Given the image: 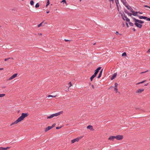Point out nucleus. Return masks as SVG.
<instances>
[{
    "instance_id": "obj_1",
    "label": "nucleus",
    "mask_w": 150,
    "mask_h": 150,
    "mask_svg": "<svg viewBox=\"0 0 150 150\" xmlns=\"http://www.w3.org/2000/svg\"><path fill=\"white\" fill-rule=\"evenodd\" d=\"M134 21L135 22L134 25L137 27L141 28L142 26V25L141 24L144 23V22L141 20L134 18Z\"/></svg>"
},
{
    "instance_id": "obj_2",
    "label": "nucleus",
    "mask_w": 150,
    "mask_h": 150,
    "mask_svg": "<svg viewBox=\"0 0 150 150\" xmlns=\"http://www.w3.org/2000/svg\"><path fill=\"white\" fill-rule=\"evenodd\" d=\"M28 113H22L21 116L19 117L18 119V120L19 122L23 120V119L26 117H28Z\"/></svg>"
},
{
    "instance_id": "obj_3",
    "label": "nucleus",
    "mask_w": 150,
    "mask_h": 150,
    "mask_svg": "<svg viewBox=\"0 0 150 150\" xmlns=\"http://www.w3.org/2000/svg\"><path fill=\"white\" fill-rule=\"evenodd\" d=\"M82 138V137H79L76 139H75L71 141V143L72 144L74 143L75 142H78L80 139H81Z\"/></svg>"
},
{
    "instance_id": "obj_4",
    "label": "nucleus",
    "mask_w": 150,
    "mask_h": 150,
    "mask_svg": "<svg viewBox=\"0 0 150 150\" xmlns=\"http://www.w3.org/2000/svg\"><path fill=\"white\" fill-rule=\"evenodd\" d=\"M144 91V89L143 88H139L136 91V93L137 94L140 93Z\"/></svg>"
},
{
    "instance_id": "obj_5",
    "label": "nucleus",
    "mask_w": 150,
    "mask_h": 150,
    "mask_svg": "<svg viewBox=\"0 0 150 150\" xmlns=\"http://www.w3.org/2000/svg\"><path fill=\"white\" fill-rule=\"evenodd\" d=\"M17 75H18V74L17 73L15 74H14L11 76V77H10L9 78L8 80H11L13 79L14 78L16 77L17 76Z\"/></svg>"
},
{
    "instance_id": "obj_6",
    "label": "nucleus",
    "mask_w": 150,
    "mask_h": 150,
    "mask_svg": "<svg viewBox=\"0 0 150 150\" xmlns=\"http://www.w3.org/2000/svg\"><path fill=\"white\" fill-rule=\"evenodd\" d=\"M115 137V139L118 140L122 139L123 138V136L122 135H118Z\"/></svg>"
},
{
    "instance_id": "obj_7",
    "label": "nucleus",
    "mask_w": 150,
    "mask_h": 150,
    "mask_svg": "<svg viewBox=\"0 0 150 150\" xmlns=\"http://www.w3.org/2000/svg\"><path fill=\"white\" fill-rule=\"evenodd\" d=\"M63 111H60L58 113L53 114V115L54 117L57 116L61 114H62L63 113Z\"/></svg>"
},
{
    "instance_id": "obj_8",
    "label": "nucleus",
    "mask_w": 150,
    "mask_h": 150,
    "mask_svg": "<svg viewBox=\"0 0 150 150\" xmlns=\"http://www.w3.org/2000/svg\"><path fill=\"white\" fill-rule=\"evenodd\" d=\"M101 68V67H98L95 71V72L94 74V75L96 76V75L98 73L99 70Z\"/></svg>"
},
{
    "instance_id": "obj_9",
    "label": "nucleus",
    "mask_w": 150,
    "mask_h": 150,
    "mask_svg": "<svg viewBox=\"0 0 150 150\" xmlns=\"http://www.w3.org/2000/svg\"><path fill=\"white\" fill-rule=\"evenodd\" d=\"M19 122L18 121V119H17V120H16V121H15V122L11 123L10 124V126H11L13 125L16 124Z\"/></svg>"
},
{
    "instance_id": "obj_10",
    "label": "nucleus",
    "mask_w": 150,
    "mask_h": 150,
    "mask_svg": "<svg viewBox=\"0 0 150 150\" xmlns=\"http://www.w3.org/2000/svg\"><path fill=\"white\" fill-rule=\"evenodd\" d=\"M115 87H114V90L115 91L116 93H117L118 92V89L117 88V86L118 85L117 83H115Z\"/></svg>"
},
{
    "instance_id": "obj_11",
    "label": "nucleus",
    "mask_w": 150,
    "mask_h": 150,
    "mask_svg": "<svg viewBox=\"0 0 150 150\" xmlns=\"http://www.w3.org/2000/svg\"><path fill=\"white\" fill-rule=\"evenodd\" d=\"M123 18L124 20H125L128 22L130 21V20L126 16H124L123 17Z\"/></svg>"
},
{
    "instance_id": "obj_12",
    "label": "nucleus",
    "mask_w": 150,
    "mask_h": 150,
    "mask_svg": "<svg viewBox=\"0 0 150 150\" xmlns=\"http://www.w3.org/2000/svg\"><path fill=\"white\" fill-rule=\"evenodd\" d=\"M131 11L132 13V15L134 16H137V13H138L137 12H135L132 9V10H131Z\"/></svg>"
},
{
    "instance_id": "obj_13",
    "label": "nucleus",
    "mask_w": 150,
    "mask_h": 150,
    "mask_svg": "<svg viewBox=\"0 0 150 150\" xmlns=\"http://www.w3.org/2000/svg\"><path fill=\"white\" fill-rule=\"evenodd\" d=\"M52 128V127H51V126H48L45 129V132H47L50 129H51Z\"/></svg>"
},
{
    "instance_id": "obj_14",
    "label": "nucleus",
    "mask_w": 150,
    "mask_h": 150,
    "mask_svg": "<svg viewBox=\"0 0 150 150\" xmlns=\"http://www.w3.org/2000/svg\"><path fill=\"white\" fill-rule=\"evenodd\" d=\"M115 139V136H111L108 138V140L113 141Z\"/></svg>"
},
{
    "instance_id": "obj_15",
    "label": "nucleus",
    "mask_w": 150,
    "mask_h": 150,
    "mask_svg": "<svg viewBox=\"0 0 150 150\" xmlns=\"http://www.w3.org/2000/svg\"><path fill=\"white\" fill-rule=\"evenodd\" d=\"M117 76V73H115L113 74L112 77H111V80H113L114 79L116 76Z\"/></svg>"
},
{
    "instance_id": "obj_16",
    "label": "nucleus",
    "mask_w": 150,
    "mask_h": 150,
    "mask_svg": "<svg viewBox=\"0 0 150 150\" xmlns=\"http://www.w3.org/2000/svg\"><path fill=\"white\" fill-rule=\"evenodd\" d=\"M10 148L9 147H7L6 148H4L2 147H1L0 148V150H7L8 149Z\"/></svg>"
},
{
    "instance_id": "obj_17",
    "label": "nucleus",
    "mask_w": 150,
    "mask_h": 150,
    "mask_svg": "<svg viewBox=\"0 0 150 150\" xmlns=\"http://www.w3.org/2000/svg\"><path fill=\"white\" fill-rule=\"evenodd\" d=\"M103 71V69H102L100 72L98 76L97 77L98 79L100 78L101 76L102 73Z\"/></svg>"
},
{
    "instance_id": "obj_18",
    "label": "nucleus",
    "mask_w": 150,
    "mask_h": 150,
    "mask_svg": "<svg viewBox=\"0 0 150 150\" xmlns=\"http://www.w3.org/2000/svg\"><path fill=\"white\" fill-rule=\"evenodd\" d=\"M139 17L140 19H146V17L143 16H139Z\"/></svg>"
},
{
    "instance_id": "obj_19",
    "label": "nucleus",
    "mask_w": 150,
    "mask_h": 150,
    "mask_svg": "<svg viewBox=\"0 0 150 150\" xmlns=\"http://www.w3.org/2000/svg\"><path fill=\"white\" fill-rule=\"evenodd\" d=\"M87 128L88 129H93V127L91 125H88L87 127Z\"/></svg>"
},
{
    "instance_id": "obj_20",
    "label": "nucleus",
    "mask_w": 150,
    "mask_h": 150,
    "mask_svg": "<svg viewBox=\"0 0 150 150\" xmlns=\"http://www.w3.org/2000/svg\"><path fill=\"white\" fill-rule=\"evenodd\" d=\"M96 76L94 74L91 77L90 79L91 81L93 80V79Z\"/></svg>"
},
{
    "instance_id": "obj_21",
    "label": "nucleus",
    "mask_w": 150,
    "mask_h": 150,
    "mask_svg": "<svg viewBox=\"0 0 150 150\" xmlns=\"http://www.w3.org/2000/svg\"><path fill=\"white\" fill-rule=\"evenodd\" d=\"M54 117V116H53V114L51 115H50V116H48L47 117V119H50V118H51L52 117Z\"/></svg>"
},
{
    "instance_id": "obj_22",
    "label": "nucleus",
    "mask_w": 150,
    "mask_h": 150,
    "mask_svg": "<svg viewBox=\"0 0 150 150\" xmlns=\"http://www.w3.org/2000/svg\"><path fill=\"white\" fill-rule=\"evenodd\" d=\"M56 96H57V95H55V96H52V95H48V96H47V97L48 98H50V97H52V98H54V97H56Z\"/></svg>"
},
{
    "instance_id": "obj_23",
    "label": "nucleus",
    "mask_w": 150,
    "mask_h": 150,
    "mask_svg": "<svg viewBox=\"0 0 150 150\" xmlns=\"http://www.w3.org/2000/svg\"><path fill=\"white\" fill-rule=\"evenodd\" d=\"M110 1H112V3L113 2V0H109ZM115 2L117 4V3L118 2V0H115Z\"/></svg>"
},
{
    "instance_id": "obj_24",
    "label": "nucleus",
    "mask_w": 150,
    "mask_h": 150,
    "mask_svg": "<svg viewBox=\"0 0 150 150\" xmlns=\"http://www.w3.org/2000/svg\"><path fill=\"white\" fill-rule=\"evenodd\" d=\"M122 2L124 4H126V0H121Z\"/></svg>"
},
{
    "instance_id": "obj_25",
    "label": "nucleus",
    "mask_w": 150,
    "mask_h": 150,
    "mask_svg": "<svg viewBox=\"0 0 150 150\" xmlns=\"http://www.w3.org/2000/svg\"><path fill=\"white\" fill-rule=\"evenodd\" d=\"M146 81V80H144L141 82H139V83H137V84H141V83H144V82H145Z\"/></svg>"
},
{
    "instance_id": "obj_26",
    "label": "nucleus",
    "mask_w": 150,
    "mask_h": 150,
    "mask_svg": "<svg viewBox=\"0 0 150 150\" xmlns=\"http://www.w3.org/2000/svg\"><path fill=\"white\" fill-rule=\"evenodd\" d=\"M5 94H0V98H2L5 96Z\"/></svg>"
},
{
    "instance_id": "obj_27",
    "label": "nucleus",
    "mask_w": 150,
    "mask_h": 150,
    "mask_svg": "<svg viewBox=\"0 0 150 150\" xmlns=\"http://www.w3.org/2000/svg\"><path fill=\"white\" fill-rule=\"evenodd\" d=\"M50 4V1L49 0H47V4L46 5V6L47 7Z\"/></svg>"
},
{
    "instance_id": "obj_28",
    "label": "nucleus",
    "mask_w": 150,
    "mask_h": 150,
    "mask_svg": "<svg viewBox=\"0 0 150 150\" xmlns=\"http://www.w3.org/2000/svg\"><path fill=\"white\" fill-rule=\"evenodd\" d=\"M39 4L38 3L36 4L35 6V7L36 8L39 7Z\"/></svg>"
},
{
    "instance_id": "obj_29",
    "label": "nucleus",
    "mask_w": 150,
    "mask_h": 150,
    "mask_svg": "<svg viewBox=\"0 0 150 150\" xmlns=\"http://www.w3.org/2000/svg\"><path fill=\"white\" fill-rule=\"evenodd\" d=\"M13 59V58H8L5 59H4V60L6 61L8 60V59Z\"/></svg>"
},
{
    "instance_id": "obj_30",
    "label": "nucleus",
    "mask_w": 150,
    "mask_h": 150,
    "mask_svg": "<svg viewBox=\"0 0 150 150\" xmlns=\"http://www.w3.org/2000/svg\"><path fill=\"white\" fill-rule=\"evenodd\" d=\"M34 3V2L33 1V0H31L30 1V4H31V5H33Z\"/></svg>"
},
{
    "instance_id": "obj_31",
    "label": "nucleus",
    "mask_w": 150,
    "mask_h": 150,
    "mask_svg": "<svg viewBox=\"0 0 150 150\" xmlns=\"http://www.w3.org/2000/svg\"><path fill=\"white\" fill-rule=\"evenodd\" d=\"M127 55V54H126V52H124V53H123L122 54V56H126Z\"/></svg>"
},
{
    "instance_id": "obj_32",
    "label": "nucleus",
    "mask_w": 150,
    "mask_h": 150,
    "mask_svg": "<svg viewBox=\"0 0 150 150\" xmlns=\"http://www.w3.org/2000/svg\"><path fill=\"white\" fill-rule=\"evenodd\" d=\"M129 22L130 25L131 26H133V24L132 23Z\"/></svg>"
},
{
    "instance_id": "obj_33",
    "label": "nucleus",
    "mask_w": 150,
    "mask_h": 150,
    "mask_svg": "<svg viewBox=\"0 0 150 150\" xmlns=\"http://www.w3.org/2000/svg\"><path fill=\"white\" fill-rule=\"evenodd\" d=\"M147 21H150V18H148L146 17V19Z\"/></svg>"
},
{
    "instance_id": "obj_34",
    "label": "nucleus",
    "mask_w": 150,
    "mask_h": 150,
    "mask_svg": "<svg viewBox=\"0 0 150 150\" xmlns=\"http://www.w3.org/2000/svg\"><path fill=\"white\" fill-rule=\"evenodd\" d=\"M144 7H147V8H150V6H147L146 5H144Z\"/></svg>"
},
{
    "instance_id": "obj_35",
    "label": "nucleus",
    "mask_w": 150,
    "mask_h": 150,
    "mask_svg": "<svg viewBox=\"0 0 150 150\" xmlns=\"http://www.w3.org/2000/svg\"><path fill=\"white\" fill-rule=\"evenodd\" d=\"M42 23H40L38 25V27L39 28L42 25Z\"/></svg>"
},
{
    "instance_id": "obj_36",
    "label": "nucleus",
    "mask_w": 150,
    "mask_h": 150,
    "mask_svg": "<svg viewBox=\"0 0 150 150\" xmlns=\"http://www.w3.org/2000/svg\"><path fill=\"white\" fill-rule=\"evenodd\" d=\"M69 88L71 86H72V84H71V82H70L69 83Z\"/></svg>"
},
{
    "instance_id": "obj_37",
    "label": "nucleus",
    "mask_w": 150,
    "mask_h": 150,
    "mask_svg": "<svg viewBox=\"0 0 150 150\" xmlns=\"http://www.w3.org/2000/svg\"><path fill=\"white\" fill-rule=\"evenodd\" d=\"M61 128V127H56V129H60Z\"/></svg>"
},
{
    "instance_id": "obj_38",
    "label": "nucleus",
    "mask_w": 150,
    "mask_h": 150,
    "mask_svg": "<svg viewBox=\"0 0 150 150\" xmlns=\"http://www.w3.org/2000/svg\"><path fill=\"white\" fill-rule=\"evenodd\" d=\"M148 70H147L144 72H142L141 73V74H143V73H146L147 72H148Z\"/></svg>"
},
{
    "instance_id": "obj_39",
    "label": "nucleus",
    "mask_w": 150,
    "mask_h": 150,
    "mask_svg": "<svg viewBox=\"0 0 150 150\" xmlns=\"http://www.w3.org/2000/svg\"><path fill=\"white\" fill-rule=\"evenodd\" d=\"M64 2L65 3H66V1L65 0H63L61 2Z\"/></svg>"
},
{
    "instance_id": "obj_40",
    "label": "nucleus",
    "mask_w": 150,
    "mask_h": 150,
    "mask_svg": "<svg viewBox=\"0 0 150 150\" xmlns=\"http://www.w3.org/2000/svg\"><path fill=\"white\" fill-rule=\"evenodd\" d=\"M150 52V49H149L146 52L147 53H148Z\"/></svg>"
},
{
    "instance_id": "obj_41",
    "label": "nucleus",
    "mask_w": 150,
    "mask_h": 150,
    "mask_svg": "<svg viewBox=\"0 0 150 150\" xmlns=\"http://www.w3.org/2000/svg\"><path fill=\"white\" fill-rule=\"evenodd\" d=\"M55 124H53L52 126H51V127H52V128L54 127L55 126Z\"/></svg>"
},
{
    "instance_id": "obj_42",
    "label": "nucleus",
    "mask_w": 150,
    "mask_h": 150,
    "mask_svg": "<svg viewBox=\"0 0 150 150\" xmlns=\"http://www.w3.org/2000/svg\"><path fill=\"white\" fill-rule=\"evenodd\" d=\"M128 15L130 16H131L132 15V14L131 13H128Z\"/></svg>"
},
{
    "instance_id": "obj_43",
    "label": "nucleus",
    "mask_w": 150,
    "mask_h": 150,
    "mask_svg": "<svg viewBox=\"0 0 150 150\" xmlns=\"http://www.w3.org/2000/svg\"><path fill=\"white\" fill-rule=\"evenodd\" d=\"M116 34L117 35V34H119V33H118V32H116Z\"/></svg>"
},
{
    "instance_id": "obj_44",
    "label": "nucleus",
    "mask_w": 150,
    "mask_h": 150,
    "mask_svg": "<svg viewBox=\"0 0 150 150\" xmlns=\"http://www.w3.org/2000/svg\"><path fill=\"white\" fill-rule=\"evenodd\" d=\"M3 69H4V68H0V70H3Z\"/></svg>"
},
{
    "instance_id": "obj_45",
    "label": "nucleus",
    "mask_w": 150,
    "mask_h": 150,
    "mask_svg": "<svg viewBox=\"0 0 150 150\" xmlns=\"http://www.w3.org/2000/svg\"><path fill=\"white\" fill-rule=\"evenodd\" d=\"M92 88H93V89H94V86H93V85H92Z\"/></svg>"
},
{
    "instance_id": "obj_46",
    "label": "nucleus",
    "mask_w": 150,
    "mask_h": 150,
    "mask_svg": "<svg viewBox=\"0 0 150 150\" xmlns=\"http://www.w3.org/2000/svg\"><path fill=\"white\" fill-rule=\"evenodd\" d=\"M138 13H139V14H142V13L140 12H138Z\"/></svg>"
},
{
    "instance_id": "obj_47",
    "label": "nucleus",
    "mask_w": 150,
    "mask_h": 150,
    "mask_svg": "<svg viewBox=\"0 0 150 150\" xmlns=\"http://www.w3.org/2000/svg\"><path fill=\"white\" fill-rule=\"evenodd\" d=\"M65 41H66V42H67L68 41H69V40H66V39H65Z\"/></svg>"
},
{
    "instance_id": "obj_48",
    "label": "nucleus",
    "mask_w": 150,
    "mask_h": 150,
    "mask_svg": "<svg viewBox=\"0 0 150 150\" xmlns=\"http://www.w3.org/2000/svg\"><path fill=\"white\" fill-rule=\"evenodd\" d=\"M148 85V83H146V84H145V86H147Z\"/></svg>"
},
{
    "instance_id": "obj_49",
    "label": "nucleus",
    "mask_w": 150,
    "mask_h": 150,
    "mask_svg": "<svg viewBox=\"0 0 150 150\" xmlns=\"http://www.w3.org/2000/svg\"><path fill=\"white\" fill-rule=\"evenodd\" d=\"M47 13H49V11H47L46 12Z\"/></svg>"
},
{
    "instance_id": "obj_50",
    "label": "nucleus",
    "mask_w": 150,
    "mask_h": 150,
    "mask_svg": "<svg viewBox=\"0 0 150 150\" xmlns=\"http://www.w3.org/2000/svg\"><path fill=\"white\" fill-rule=\"evenodd\" d=\"M126 25H127V27H128L129 26H128V24L127 23H126Z\"/></svg>"
},
{
    "instance_id": "obj_51",
    "label": "nucleus",
    "mask_w": 150,
    "mask_h": 150,
    "mask_svg": "<svg viewBox=\"0 0 150 150\" xmlns=\"http://www.w3.org/2000/svg\"><path fill=\"white\" fill-rule=\"evenodd\" d=\"M133 30L134 31H135V29L134 28H133Z\"/></svg>"
},
{
    "instance_id": "obj_52",
    "label": "nucleus",
    "mask_w": 150,
    "mask_h": 150,
    "mask_svg": "<svg viewBox=\"0 0 150 150\" xmlns=\"http://www.w3.org/2000/svg\"><path fill=\"white\" fill-rule=\"evenodd\" d=\"M95 44H96V43H94L93 44V45H95Z\"/></svg>"
},
{
    "instance_id": "obj_53",
    "label": "nucleus",
    "mask_w": 150,
    "mask_h": 150,
    "mask_svg": "<svg viewBox=\"0 0 150 150\" xmlns=\"http://www.w3.org/2000/svg\"><path fill=\"white\" fill-rule=\"evenodd\" d=\"M80 1H81L82 0H79Z\"/></svg>"
},
{
    "instance_id": "obj_54",
    "label": "nucleus",
    "mask_w": 150,
    "mask_h": 150,
    "mask_svg": "<svg viewBox=\"0 0 150 150\" xmlns=\"http://www.w3.org/2000/svg\"><path fill=\"white\" fill-rule=\"evenodd\" d=\"M40 35H42V34H41V33H40Z\"/></svg>"
},
{
    "instance_id": "obj_55",
    "label": "nucleus",
    "mask_w": 150,
    "mask_h": 150,
    "mask_svg": "<svg viewBox=\"0 0 150 150\" xmlns=\"http://www.w3.org/2000/svg\"><path fill=\"white\" fill-rule=\"evenodd\" d=\"M149 80H150V78Z\"/></svg>"
},
{
    "instance_id": "obj_56",
    "label": "nucleus",
    "mask_w": 150,
    "mask_h": 150,
    "mask_svg": "<svg viewBox=\"0 0 150 150\" xmlns=\"http://www.w3.org/2000/svg\"><path fill=\"white\" fill-rule=\"evenodd\" d=\"M22 1H23V0H22Z\"/></svg>"
}]
</instances>
